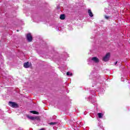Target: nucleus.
Masks as SVG:
<instances>
[{
	"instance_id": "nucleus-1",
	"label": "nucleus",
	"mask_w": 130,
	"mask_h": 130,
	"mask_svg": "<svg viewBox=\"0 0 130 130\" xmlns=\"http://www.w3.org/2000/svg\"><path fill=\"white\" fill-rule=\"evenodd\" d=\"M9 105L11 107H12V108H18V107H19L18 104L12 101L9 102Z\"/></svg>"
},
{
	"instance_id": "nucleus-2",
	"label": "nucleus",
	"mask_w": 130,
	"mask_h": 130,
	"mask_svg": "<svg viewBox=\"0 0 130 130\" xmlns=\"http://www.w3.org/2000/svg\"><path fill=\"white\" fill-rule=\"evenodd\" d=\"M110 58V53H107L106 55L103 58V61H108Z\"/></svg>"
},
{
	"instance_id": "nucleus-3",
	"label": "nucleus",
	"mask_w": 130,
	"mask_h": 130,
	"mask_svg": "<svg viewBox=\"0 0 130 130\" xmlns=\"http://www.w3.org/2000/svg\"><path fill=\"white\" fill-rule=\"evenodd\" d=\"M26 39L28 42H31V41L33 40V38L32 37L31 34L28 33L27 34Z\"/></svg>"
},
{
	"instance_id": "nucleus-4",
	"label": "nucleus",
	"mask_w": 130,
	"mask_h": 130,
	"mask_svg": "<svg viewBox=\"0 0 130 130\" xmlns=\"http://www.w3.org/2000/svg\"><path fill=\"white\" fill-rule=\"evenodd\" d=\"M23 67L25 69H28L30 68V64H29V62H26L23 63Z\"/></svg>"
},
{
	"instance_id": "nucleus-5",
	"label": "nucleus",
	"mask_w": 130,
	"mask_h": 130,
	"mask_svg": "<svg viewBox=\"0 0 130 130\" xmlns=\"http://www.w3.org/2000/svg\"><path fill=\"white\" fill-rule=\"evenodd\" d=\"M92 60H93V61H94V62H99V59H98V58H97V57H93L92 58Z\"/></svg>"
},
{
	"instance_id": "nucleus-6",
	"label": "nucleus",
	"mask_w": 130,
	"mask_h": 130,
	"mask_svg": "<svg viewBox=\"0 0 130 130\" xmlns=\"http://www.w3.org/2000/svg\"><path fill=\"white\" fill-rule=\"evenodd\" d=\"M88 13L90 17H93V13H92V11H91V9H88Z\"/></svg>"
},
{
	"instance_id": "nucleus-7",
	"label": "nucleus",
	"mask_w": 130,
	"mask_h": 130,
	"mask_svg": "<svg viewBox=\"0 0 130 130\" xmlns=\"http://www.w3.org/2000/svg\"><path fill=\"white\" fill-rule=\"evenodd\" d=\"M60 20H64L66 19V15L64 14H61L60 16Z\"/></svg>"
},
{
	"instance_id": "nucleus-8",
	"label": "nucleus",
	"mask_w": 130,
	"mask_h": 130,
	"mask_svg": "<svg viewBox=\"0 0 130 130\" xmlns=\"http://www.w3.org/2000/svg\"><path fill=\"white\" fill-rule=\"evenodd\" d=\"M30 113H32V114H39V112L36 111H30Z\"/></svg>"
},
{
	"instance_id": "nucleus-9",
	"label": "nucleus",
	"mask_w": 130,
	"mask_h": 130,
	"mask_svg": "<svg viewBox=\"0 0 130 130\" xmlns=\"http://www.w3.org/2000/svg\"><path fill=\"white\" fill-rule=\"evenodd\" d=\"M27 118L29 119H30V120H34V117L30 115H27Z\"/></svg>"
},
{
	"instance_id": "nucleus-10",
	"label": "nucleus",
	"mask_w": 130,
	"mask_h": 130,
	"mask_svg": "<svg viewBox=\"0 0 130 130\" xmlns=\"http://www.w3.org/2000/svg\"><path fill=\"white\" fill-rule=\"evenodd\" d=\"M99 118H102L103 117V114L101 113H98Z\"/></svg>"
},
{
	"instance_id": "nucleus-11",
	"label": "nucleus",
	"mask_w": 130,
	"mask_h": 130,
	"mask_svg": "<svg viewBox=\"0 0 130 130\" xmlns=\"http://www.w3.org/2000/svg\"><path fill=\"white\" fill-rule=\"evenodd\" d=\"M35 119L39 120V119H40V118L39 117V116H36V117H34V120H35Z\"/></svg>"
},
{
	"instance_id": "nucleus-12",
	"label": "nucleus",
	"mask_w": 130,
	"mask_h": 130,
	"mask_svg": "<svg viewBox=\"0 0 130 130\" xmlns=\"http://www.w3.org/2000/svg\"><path fill=\"white\" fill-rule=\"evenodd\" d=\"M67 76H73V74L72 73H70V72H67Z\"/></svg>"
},
{
	"instance_id": "nucleus-13",
	"label": "nucleus",
	"mask_w": 130,
	"mask_h": 130,
	"mask_svg": "<svg viewBox=\"0 0 130 130\" xmlns=\"http://www.w3.org/2000/svg\"><path fill=\"white\" fill-rule=\"evenodd\" d=\"M50 124L51 125H54V124H56V122H50Z\"/></svg>"
},
{
	"instance_id": "nucleus-14",
	"label": "nucleus",
	"mask_w": 130,
	"mask_h": 130,
	"mask_svg": "<svg viewBox=\"0 0 130 130\" xmlns=\"http://www.w3.org/2000/svg\"><path fill=\"white\" fill-rule=\"evenodd\" d=\"M105 18H106V19H109V17H108V16H106Z\"/></svg>"
},
{
	"instance_id": "nucleus-15",
	"label": "nucleus",
	"mask_w": 130,
	"mask_h": 130,
	"mask_svg": "<svg viewBox=\"0 0 130 130\" xmlns=\"http://www.w3.org/2000/svg\"><path fill=\"white\" fill-rule=\"evenodd\" d=\"M116 63H117V61L115 62V65H116Z\"/></svg>"
},
{
	"instance_id": "nucleus-16",
	"label": "nucleus",
	"mask_w": 130,
	"mask_h": 130,
	"mask_svg": "<svg viewBox=\"0 0 130 130\" xmlns=\"http://www.w3.org/2000/svg\"><path fill=\"white\" fill-rule=\"evenodd\" d=\"M17 32H19V30H18V29H17Z\"/></svg>"
}]
</instances>
